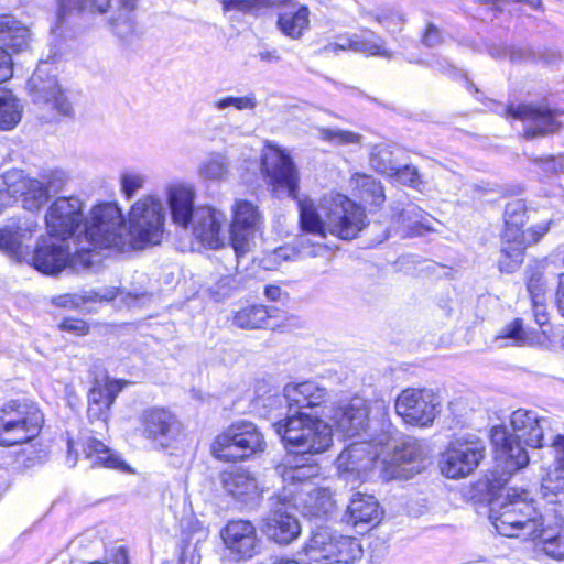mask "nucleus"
I'll use <instances>...</instances> for the list:
<instances>
[{
  "label": "nucleus",
  "mask_w": 564,
  "mask_h": 564,
  "mask_svg": "<svg viewBox=\"0 0 564 564\" xmlns=\"http://www.w3.org/2000/svg\"><path fill=\"white\" fill-rule=\"evenodd\" d=\"M264 181L278 198L290 197L297 202L300 224L304 231L325 238L327 234L350 240L366 226L365 210L344 195L323 197L318 205L299 197L300 174L285 150L267 144L261 156Z\"/></svg>",
  "instance_id": "nucleus-1"
},
{
  "label": "nucleus",
  "mask_w": 564,
  "mask_h": 564,
  "mask_svg": "<svg viewBox=\"0 0 564 564\" xmlns=\"http://www.w3.org/2000/svg\"><path fill=\"white\" fill-rule=\"evenodd\" d=\"M328 391L315 381L288 384L284 398L288 402L286 416L273 424L285 446L299 449L302 456L318 454L329 448L333 442L332 427L317 416H311L304 409H314L324 404ZM275 473L285 486H307V481L319 474L316 464L308 459L288 455L284 462L275 467Z\"/></svg>",
  "instance_id": "nucleus-2"
},
{
  "label": "nucleus",
  "mask_w": 564,
  "mask_h": 564,
  "mask_svg": "<svg viewBox=\"0 0 564 564\" xmlns=\"http://www.w3.org/2000/svg\"><path fill=\"white\" fill-rule=\"evenodd\" d=\"M562 500H528L525 490L507 489L490 502V519L498 533L535 540L542 529L564 525Z\"/></svg>",
  "instance_id": "nucleus-3"
},
{
  "label": "nucleus",
  "mask_w": 564,
  "mask_h": 564,
  "mask_svg": "<svg viewBox=\"0 0 564 564\" xmlns=\"http://www.w3.org/2000/svg\"><path fill=\"white\" fill-rule=\"evenodd\" d=\"M510 425L511 433L500 425L491 430L496 459L505 464L508 474L525 467L529 463L525 446L541 448L547 445V438L558 424L550 417L539 416L534 411L518 409L511 414Z\"/></svg>",
  "instance_id": "nucleus-4"
},
{
  "label": "nucleus",
  "mask_w": 564,
  "mask_h": 564,
  "mask_svg": "<svg viewBox=\"0 0 564 564\" xmlns=\"http://www.w3.org/2000/svg\"><path fill=\"white\" fill-rule=\"evenodd\" d=\"M97 249H131L124 216L116 203L96 205L74 238V259H78L84 267L91 264L89 254Z\"/></svg>",
  "instance_id": "nucleus-5"
},
{
  "label": "nucleus",
  "mask_w": 564,
  "mask_h": 564,
  "mask_svg": "<svg viewBox=\"0 0 564 564\" xmlns=\"http://www.w3.org/2000/svg\"><path fill=\"white\" fill-rule=\"evenodd\" d=\"M306 563L291 557H276L272 564H355L364 556L359 539L329 528L314 530L300 552Z\"/></svg>",
  "instance_id": "nucleus-6"
},
{
  "label": "nucleus",
  "mask_w": 564,
  "mask_h": 564,
  "mask_svg": "<svg viewBox=\"0 0 564 564\" xmlns=\"http://www.w3.org/2000/svg\"><path fill=\"white\" fill-rule=\"evenodd\" d=\"M6 193L9 198L21 200L26 210H39L51 195L58 193L66 183L65 173L51 171L40 178H33L22 170H9L2 174Z\"/></svg>",
  "instance_id": "nucleus-7"
},
{
  "label": "nucleus",
  "mask_w": 564,
  "mask_h": 564,
  "mask_svg": "<svg viewBox=\"0 0 564 564\" xmlns=\"http://www.w3.org/2000/svg\"><path fill=\"white\" fill-rule=\"evenodd\" d=\"M165 209L158 195L148 194L131 206L128 214V234L131 249L161 242L164 234Z\"/></svg>",
  "instance_id": "nucleus-8"
},
{
  "label": "nucleus",
  "mask_w": 564,
  "mask_h": 564,
  "mask_svg": "<svg viewBox=\"0 0 564 564\" xmlns=\"http://www.w3.org/2000/svg\"><path fill=\"white\" fill-rule=\"evenodd\" d=\"M265 440L250 421H237L220 433L210 446L212 454L221 462H239L264 452Z\"/></svg>",
  "instance_id": "nucleus-9"
},
{
  "label": "nucleus",
  "mask_w": 564,
  "mask_h": 564,
  "mask_svg": "<svg viewBox=\"0 0 564 564\" xmlns=\"http://www.w3.org/2000/svg\"><path fill=\"white\" fill-rule=\"evenodd\" d=\"M44 419L40 409L29 402L10 401L0 408V446H14L34 440Z\"/></svg>",
  "instance_id": "nucleus-10"
},
{
  "label": "nucleus",
  "mask_w": 564,
  "mask_h": 564,
  "mask_svg": "<svg viewBox=\"0 0 564 564\" xmlns=\"http://www.w3.org/2000/svg\"><path fill=\"white\" fill-rule=\"evenodd\" d=\"M527 219V207L523 200L514 199L505 207L506 229L502 236L501 258L499 269L501 272H514L523 261L525 249L524 232L522 227Z\"/></svg>",
  "instance_id": "nucleus-11"
},
{
  "label": "nucleus",
  "mask_w": 564,
  "mask_h": 564,
  "mask_svg": "<svg viewBox=\"0 0 564 564\" xmlns=\"http://www.w3.org/2000/svg\"><path fill=\"white\" fill-rule=\"evenodd\" d=\"M394 408L404 423L427 427L441 413V399L432 389L406 388L397 397Z\"/></svg>",
  "instance_id": "nucleus-12"
},
{
  "label": "nucleus",
  "mask_w": 564,
  "mask_h": 564,
  "mask_svg": "<svg viewBox=\"0 0 564 564\" xmlns=\"http://www.w3.org/2000/svg\"><path fill=\"white\" fill-rule=\"evenodd\" d=\"M389 445V436L380 435L377 440L356 442L348 445L337 457L338 470L346 480H361L379 458H383Z\"/></svg>",
  "instance_id": "nucleus-13"
},
{
  "label": "nucleus",
  "mask_w": 564,
  "mask_h": 564,
  "mask_svg": "<svg viewBox=\"0 0 564 564\" xmlns=\"http://www.w3.org/2000/svg\"><path fill=\"white\" fill-rule=\"evenodd\" d=\"M138 421L141 436L158 448H173L182 434V423L164 408H148L140 413Z\"/></svg>",
  "instance_id": "nucleus-14"
},
{
  "label": "nucleus",
  "mask_w": 564,
  "mask_h": 564,
  "mask_svg": "<svg viewBox=\"0 0 564 564\" xmlns=\"http://www.w3.org/2000/svg\"><path fill=\"white\" fill-rule=\"evenodd\" d=\"M486 446L477 437L455 438L443 453L442 473L452 479L473 474L485 457Z\"/></svg>",
  "instance_id": "nucleus-15"
},
{
  "label": "nucleus",
  "mask_w": 564,
  "mask_h": 564,
  "mask_svg": "<svg viewBox=\"0 0 564 564\" xmlns=\"http://www.w3.org/2000/svg\"><path fill=\"white\" fill-rule=\"evenodd\" d=\"M30 95L34 104L56 110L63 116H70L72 104L64 95L62 87L51 69L48 62H41L28 82Z\"/></svg>",
  "instance_id": "nucleus-16"
},
{
  "label": "nucleus",
  "mask_w": 564,
  "mask_h": 564,
  "mask_svg": "<svg viewBox=\"0 0 564 564\" xmlns=\"http://www.w3.org/2000/svg\"><path fill=\"white\" fill-rule=\"evenodd\" d=\"M83 203L77 197H59L47 209L45 223L51 237L74 246L75 231L83 220Z\"/></svg>",
  "instance_id": "nucleus-17"
},
{
  "label": "nucleus",
  "mask_w": 564,
  "mask_h": 564,
  "mask_svg": "<svg viewBox=\"0 0 564 564\" xmlns=\"http://www.w3.org/2000/svg\"><path fill=\"white\" fill-rule=\"evenodd\" d=\"M228 556L236 562L248 561L260 552L261 539L252 522L231 520L220 531Z\"/></svg>",
  "instance_id": "nucleus-18"
},
{
  "label": "nucleus",
  "mask_w": 564,
  "mask_h": 564,
  "mask_svg": "<svg viewBox=\"0 0 564 564\" xmlns=\"http://www.w3.org/2000/svg\"><path fill=\"white\" fill-rule=\"evenodd\" d=\"M39 229L35 217H12L0 227V251L17 261L30 256L28 242Z\"/></svg>",
  "instance_id": "nucleus-19"
},
{
  "label": "nucleus",
  "mask_w": 564,
  "mask_h": 564,
  "mask_svg": "<svg viewBox=\"0 0 564 564\" xmlns=\"http://www.w3.org/2000/svg\"><path fill=\"white\" fill-rule=\"evenodd\" d=\"M31 33L28 26L13 15H0V83L12 77L13 67L11 55L7 48L20 52L29 46Z\"/></svg>",
  "instance_id": "nucleus-20"
},
{
  "label": "nucleus",
  "mask_w": 564,
  "mask_h": 564,
  "mask_svg": "<svg viewBox=\"0 0 564 564\" xmlns=\"http://www.w3.org/2000/svg\"><path fill=\"white\" fill-rule=\"evenodd\" d=\"M226 215L210 206H198L191 221L194 237L205 247L218 249L229 241L225 230Z\"/></svg>",
  "instance_id": "nucleus-21"
},
{
  "label": "nucleus",
  "mask_w": 564,
  "mask_h": 564,
  "mask_svg": "<svg viewBox=\"0 0 564 564\" xmlns=\"http://www.w3.org/2000/svg\"><path fill=\"white\" fill-rule=\"evenodd\" d=\"M72 246L70 242L54 237L42 238L25 261L44 274L54 275L65 269L69 262Z\"/></svg>",
  "instance_id": "nucleus-22"
},
{
  "label": "nucleus",
  "mask_w": 564,
  "mask_h": 564,
  "mask_svg": "<svg viewBox=\"0 0 564 564\" xmlns=\"http://www.w3.org/2000/svg\"><path fill=\"white\" fill-rule=\"evenodd\" d=\"M260 221L257 207L248 200L238 199L232 206V220L229 228V243L237 253L249 250L250 240Z\"/></svg>",
  "instance_id": "nucleus-23"
},
{
  "label": "nucleus",
  "mask_w": 564,
  "mask_h": 564,
  "mask_svg": "<svg viewBox=\"0 0 564 564\" xmlns=\"http://www.w3.org/2000/svg\"><path fill=\"white\" fill-rule=\"evenodd\" d=\"M369 402L360 397H354L349 402L335 409L332 420L339 433L354 437L365 432L369 424Z\"/></svg>",
  "instance_id": "nucleus-24"
},
{
  "label": "nucleus",
  "mask_w": 564,
  "mask_h": 564,
  "mask_svg": "<svg viewBox=\"0 0 564 564\" xmlns=\"http://www.w3.org/2000/svg\"><path fill=\"white\" fill-rule=\"evenodd\" d=\"M166 204L173 224L187 229L195 214V186L186 182H175L165 187Z\"/></svg>",
  "instance_id": "nucleus-25"
},
{
  "label": "nucleus",
  "mask_w": 564,
  "mask_h": 564,
  "mask_svg": "<svg viewBox=\"0 0 564 564\" xmlns=\"http://www.w3.org/2000/svg\"><path fill=\"white\" fill-rule=\"evenodd\" d=\"M506 111L512 118L528 122L524 132L527 138L553 133L560 127L555 113L547 107L521 104L517 107L511 105Z\"/></svg>",
  "instance_id": "nucleus-26"
},
{
  "label": "nucleus",
  "mask_w": 564,
  "mask_h": 564,
  "mask_svg": "<svg viewBox=\"0 0 564 564\" xmlns=\"http://www.w3.org/2000/svg\"><path fill=\"white\" fill-rule=\"evenodd\" d=\"M291 500L305 517L322 519L332 516L337 508L333 494L327 488L289 490Z\"/></svg>",
  "instance_id": "nucleus-27"
},
{
  "label": "nucleus",
  "mask_w": 564,
  "mask_h": 564,
  "mask_svg": "<svg viewBox=\"0 0 564 564\" xmlns=\"http://www.w3.org/2000/svg\"><path fill=\"white\" fill-rule=\"evenodd\" d=\"M221 485L228 495L246 505L256 502L261 495L257 478L242 468L223 473Z\"/></svg>",
  "instance_id": "nucleus-28"
},
{
  "label": "nucleus",
  "mask_w": 564,
  "mask_h": 564,
  "mask_svg": "<svg viewBox=\"0 0 564 564\" xmlns=\"http://www.w3.org/2000/svg\"><path fill=\"white\" fill-rule=\"evenodd\" d=\"M263 532L269 540L280 545H288L299 538L301 525L291 513L275 510L265 519Z\"/></svg>",
  "instance_id": "nucleus-29"
},
{
  "label": "nucleus",
  "mask_w": 564,
  "mask_h": 564,
  "mask_svg": "<svg viewBox=\"0 0 564 564\" xmlns=\"http://www.w3.org/2000/svg\"><path fill=\"white\" fill-rule=\"evenodd\" d=\"M123 389V383L118 380H107L104 384L96 383L89 391L88 416L90 420L107 422L109 409L117 394Z\"/></svg>",
  "instance_id": "nucleus-30"
},
{
  "label": "nucleus",
  "mask_w": 564,
  "mask_h": 564,
  "mask_svg": "<svg viewBox=\"0 0 564 564\" xmlns=\"http://www.w3.org/2000/svg\"><path fill=\"white\" fill-rule=\"evenodd\" d=\"M432 220L433 218L422 208L414 204H408L401 209L397 208V223L399 225L395 232L402 238L420 236L433 230Z\"/></svg>",
  "instance_id": "nucleus-31"
},
{
  "label": "nucleus",
  "mask_w": 564,
  "mask_h": 564,
  "mask_svg": "<svg viewBox=\"0 0 564 564\" xmlns=\"http://www.w3.org/2000/svg\"><path fill=\"white\" fill-rule=\"evenodd\" d=\"M381 510L371 495L356 492L347 507L346 522L354 527L379 523Z\"/></svg>",
  "instance_id": "nucleus-32"
},
{
  "label": "nucleus",
  "mask_w": 564,
  "mask_h": 564,
  "mask_svg": "<svg viewBox=\"0 0 564 564\" xmlns=\"http://www.w3.org/2000/svg\"><path fill=\"white\" fill-rule=\"evenodd\" d=\"M347 50L369 55L390 56L383 48V40L371 31L362 32L361 36L355 35L354 37L345 39L341 43H330L323 48L328 54H337L339 51Z\"/></svg>",
  "instance_id": "nucleus-33"
},
{
  "label": "nucleus",
  "mask_w": 564,
  "mask_h": 564,
  "mask_svg": "<svg viewBox=\"0 0 564 564\" xmlns=\"http://www.w3.org/2000/svg\"><path fill=\"white\" fill-rule=\"evenodd\" d=\"M118 10L112 12L107 23L120 37H126L135 31V21L132 17L139 0H117Z\"/></svg>",
  "instance_id": "nucleus-34"
},
{
  "label": "nucleus",
  "mask_w": 564,
  "mask_h": 564,
  "mask_svg": "<svg viewBox=\"0 0 564 564\" xmlns=\"http://www.w3.org/2000/svg\"><path fill=\"white\" fill-rule=\"evenodd\" d=\"M116 288L90 290L75 294H62L53 299V303L61 307L77 308L88 302L112 301L117 296Z\"/></svg>",
  "instance_id": "nucleus-35"
},
{
  "label": "nucleus",
  "mask_w": 564,
  "mask_h": 564,
  "mask_svg": "<svg viewBox=\"0 0 564 564\" xmlns=\"http://www.w3.org/2000/svg\"><path fill=\"white\" fill-rule=\"evenodd\" d=\"M85 457L91 462V466H104L108 468H120L122 462L106 444L88 437L83 444Z\"/></svg>",
  "instance_id": "nucleus-36"
},
{
  "label": "nucleus",
  "mask_w": 564,
  "mask_h": 564,
  "mask_svg": "<svg viewBox=\"0 0 564 564\" xmlns=\"http://www.w3.org/2000/svg\"><path fill=\"white\" fill-rule=\"evenodd\" d=\"M270 308L264 305H250L237 311L232 324L242 329H257L269 326Z\"/></svg>",
  "instance_id": "nucleus-37"
},
{
  "label": "nucleus",
  "mask_w": 564,
  "mask_h": 564,
  "mask_svg": "<svg viewBox=\"0 0 564 564\" xmlns=\"http://www.w3.org/2000/svg\"><path fill=\"white\" fill-rule=\"evenodd\" d=\"M425 456L424 445L419 440L405 437L400 444L393 447L389 459L383 456V462L395 465L411 464L422 462Z\"/></svg>",
  "instance_id": "nucleus-38"
},
{
  "label": "nucleus",
  "mask_w": 564,
  "mask_h": 564,
  "mask_svg": "<svg viewBox=\"0 0 564 564\" xmlns=\"http://www.w3.org/2000/svg\"><path fill=\"white\" fill-rule=\"evenodd\" d=\"M310 11L306 7H301L297 11H285L279 15L278 28L286 36L297 40L303 31L310 24Z\"/></svg>",
  "instance_id": "nucleus-39"
},
{
  "label": "nucleus",
  "mask_w": 564,
  "mask_h": 564,
  "mask_svg": "<svg viewBox=\"0 0 564 564\" xmlns=\"http://www.w3.org/2000/svg\"><path fill=\"white\" fill-rule=\"evenodd\" d=\"M510 339L513 346H534L541 343V334L532 328H524L521 318L501 329L497 340Z\"/></svg>",
  "instance_id": "nucleus-40"
},
{
  "label": "nucleus",
  "mask_w": 564,
  "mask_h": 564,
  "mask_svg": "<svg viewBox=\"0 0 564 564\" xmlns=\"http://www.w3.org/2000/svg\"><path fill=\"white\" fill-rule=\"evenodd\" d=\"M22 105L12 91L0 88V129L11 130L21 120Z\"/></svg>",
  "instance_id": "nucleus-41"
},
{
  "label": "nucleus",
  "mask_w": 564,
  "mask_h": 564,
  "mask_svg": "<svg viewBox=\"0 0 564 564\" xmlns=\"http://www.w3.org/2000/svg\"><path fill=\"white\" fill-rule=\"evenodd\" d=\"M351 184L359 192L365 203L380 206L384 202L383 187L371 175L355 174L351 178Z\"/></svg>",
  "instance_id": "nucleus-42"
},
{
  "label": "nucleus",
  "mask_w": 564,
  "mask_h": 564,
  "mask_svg": "<svg viewBox=\"0 0 564 564\" xmlns=\"http://www.w3.org/2000/svg\"><path fill=\"white\" fill-rule=\"evenodd\" d=\"M534 541H538V545L547 556L564 561V525L540 530Z\"/></svg>",
  "instance_id": "nucleus-43"
},
{
  "label": "nucleus",
  "mask_w": 564,
  "mask_h": 564,
  "mask_svg": "<svg viewBox=\"0 0 564 564\" xmlns=\"http://www.w3.org/2000/svg\"><path fill=\"white\" fill-rule=\"evenodd\" d=\"M111 7V0H58L57 20L63 22L73 10L105 14Z\"/></svg>",
  "instance_id": "nucleus-44"
},
{
  "label": "nucleus",
  "mask_w": 564,
  "mask_h": 564,
  "mask_svg": "<svg viewBox=\"0 0 564 564\" xmlns=\"http://www.w3.org/2000/svg\"><path fill=\"white\" fill-rule=\"evenodd\" d=\"M369 162L376 172L387 176H392L393 171H395V165H398L393 158V147L387 143L372 147Z\"/></svg>",
  "instance_id": "nucleus-45"
},
{
  "label": "nucleus",
  "mask_w": 564,
  "mask_h": 564,
  "mask_svg": "<svg viewBox=\"0 0 564 564\" xmlns=\"http://www.w3.org/2000/svg\"><path fill=\"white\" fill-rule=\"evenodd\" d=\"M229 172V162L221 153H212L198 167V175L206 181H223Z\"/></svg>",
  "instance_id": "nucleus-46"
},
{
  "label": "nucleus",
  "mask_w": 564,
  "mask_h": 564,
  "mask_svg": "<svg viewBox=\"0 0 564 564\" xmlns=\"http://www.w3.org/2000/svg\"><path fill=\"white\" fill-rule=\"evenodd\" d=\"M564 470L555 468V470L547 473L545 477H543L541 486H540V497L542 500L546 499H555L563 500L564 499Z\"/></svg>",
  "instance_id": "nucleus-47"
},
{
  "label": "nucleus",
  "mask_w": 564,
  "mask_h": 564,
  "mask_svg": "<svg viewBox=\"0 0 564 564\" xmlns=\"http://www.w3.org/2000/svg\"><path fill=\"white\" fill-rule=\"evenodd\" d=\"M231 107L239 111H253L258 107L256 94L249 93L240 97L226 96L213 101V108L220 112H225Z\"/></svg>",
  "instance_id": "nucleus-48"
},
{
  "label": "nucleus",
  "mask_w": 564,
  "mask_h": 564,
  "mask_svg": "<svg viewBox=\"0 0 564 564\" xmlns=\"http://www.w3.org/2000/svg\"><path fill=\"white\" fill-rule=\"evenodd\" d=\"M147 176L135 171H126L120 174L119 184L123 196L131 199L140 189L144 187Z\"/></svg>",
  "instance_id": "nucleus-49"
},
{
  "label": "nucleus",
  "mask_w": 564,
  "mask_h": 564,
  "mask_svg": "<svg viewBox=\"0 0 564 564\" xmlns=\"http://www.w3.org/2000/svg\"><path fill=\"white\" fill-rule=\"evenodd\" d=\"M322 138L336 145L357 144L361 140V135L348 130L340 129H323Z\"/></svg>",
  "instance_id": "nucleus-50"
},
{
  "label": "nucleus",
  "mask_w": 564,
  "mask_h": 564,
  "mask_svg": "<svg viewBox=\"0 0 564 564\" xmlns=\"http://www.w3.org/2000/svg\"><path fill=\"white\" fill-rule=\"evenodd\" d=\"M395 173L391 177H394L398 182L403 185L410 186L415 189H420L423 184L421 174L414 165L405 164L403 166L395 165Z\"/></svg>",
  "instance_id": "nucleus-51"
},
{
  "label": "nucleus",
  "mask_w": 564,
  "mask_h": 564,
  "mask_svg": "<svg viewBox=\"0 0 564 564\" xmlns=\"http://www.w3.org/2000/svg\"><path fill=\"white\" fill-rule=\"evenodd\" d=\"M552 436L547 438L554 457V464L557 469L564 470V435L558 432V426L553 430Z\"/></svg>",
  "instance_id": "nucleus-52"
},
{
  "label": "nucleus",
  "mask_w": 564,
  "mask_h": 564,
  "mask_svg": "<svg viewBox=\"0 0 564 564\" xmlns=\"http://www.w3.org/2000/svg\"><path fill=\"white\" fill-rule=\"evenodd\" d=\"M527 288L531 295L532 304L538 306V301L542 300L544 294V282L542 274L540 272L532 273L529 278Z\"/></svg>",
  "instance_id": "nucleus-53"
},
{
  "label": "nucleus",
  "mask_w": 564,
  "mask_h": 564,
  "mask_svg": "<svg viewBox=\"0 0 564 564\" xmlns=\"http://www.w3.org/2000/svg\"><path fill=\"white\" fill-rule=\"evenodd\" d=\"M62 330L70 332L76 335H85L88 333V325L86 322L77 318H66L59 325Z\"/></svg>",
  "instance_id": "nucleus-54"
},
{
  "label": "nucleus",
  "mask_w": 564,
  "mask_h": 564,
  "mask_svg": "<svg viewBox=\"0 0 564 564\" xmlns=\"http://www.w3.org/2000/svg\"><path fill=\"white\" fill-rule=\"evenodd\" d=\"M422 42L427 47H434L441 44L442 35L440 30L433 24H429L423 35Z\"/></svg>",
  "instance_id": "nucleus-55"
},
{
  "label": "nucleus",
  "mask_w": 564,
  "mask_h": 564,
  "mask_svg": "<svg viewBox=\"0 0 564 564\" xmlns=\"http://www.w3.org/2000/svg\"><path fill=\"white\" fill-rule=\"evenodd\" d=\"M90 564H129L128 552L123 546H120L110 558L106 557L102 561H95Z\"/></svg>",
  "instance_id": "nucleus-56"
},
{
  "label": "nucleus",
  "mask_w": 564,
  "mask_h": 564,
  "mask_svg": "<svg viewBox=\"0 0 564 564\" xmlns=\"http://www.w3.org/2000/svg\"><path fill=\"white\" fill-rule=\"evenodd\" d=\"M479 2L484 4H491L499 10L501 9L502 4H507L510 2L525 3L532 9H540L542 7V0H479Z\"/></svg>",
  "instance_id": "nucleus-57"
},
{
  "label": "nucleus",
  "mask_w": 564,
  "mask_h": 564,
  "mask_svg": "<svg viewBox=\"0 0 564 564\" xmlns=\"http://www.w3.org/2000/svg\"><path fill=\"white\" fill-rule=\"evenodd\" d=\"M556 304L560 314L564 317V272L558 274Z\"/></svg>",
  "instance_id": "nucleus-58"
},
{
  "label": "nucleus",
  "mask_w": 564,
  "mask_h": 564,
  "mask_svg": "<svg viewBox=\"0 0 564 564\" xmlns=\"http://www.w3.org/2000/svg\"><path fill=\"white\" fill-rule=\"evenodd\" d=\"M533 311H534L535 322L540 326L544 325L547 322V316H546L545 306L542 303V300L538 301V306L535 304H533Z\"/></svg>",
  "instance_id": "nucleus-59"
},
{
  "label": "nucleus",
  "mask_w": 564,
  "mask_h": 564,
  "mask_svg": "<svg viewBox=\"0 0 564 564\" xmlns=\"http://www.w3.org/2000/svg\"><path fill=\"white\" fill-rule=\"evenodd\" d=\"M264 294L265 296L271 300V301H278L280 300L281 295H282V290L280 286L278 285H268L265 289H264Z\"/></svg>",
  "instance_id": "nucleus-60"
},
{
  "label": "nucleus",
  "mask_w": 564,
  "mask_h": 564,
  "mask_svg": "<svg viewBox=\"0 0 564 564\" xmlns=\"http://www.w3.org/2000/svg\"><path fill=\"white\" fill-rule=\"evenodd\" d=\"M259 57L263 62H276L280 58L276 51H262L259 53Z\"/></svg>",
  "instance_id": "nucleus-61"
},
{
  "label": "nucleus",
  "mask_w": 564,
  "mask_h": 564,
  "mask_svg": "<svg viewBox=\"0 0 564 564\" xmlns=\"http://www.w3.org/2000/svg\"><path fill=\"white\" fill-rule=\"evenodd\" d=\"M223 8L225 11H229L231 9H240L243 4L242 0H221Z\"/></svg>",
  "instance_id": "nucleus-62"
},
{
  "label": "nucleus",
  "mask_w": 564,
  "mask_h": 564,
  "mask_svg": "<svg viewBox=\"0 0 564 564\" xmlns=\"http://www.w3.org/2000/svg\"><path fill=\"white\" fill-rule=\"evenodd\" d=\"M67 446H68V455H67V460L69 463H72V465L74 466L77 462V454L73 457V447H74V444H73V441L72 440H68L67 442Z\"/></svg>",
  "instance_id": "nucleus-63"
},
{
  "label": "nucleus",
  "mask_w": 564,
  "mask_h": 564,
  "mask_svg": "<svg viewBox=\"0 0 564 564\" xmlns=\"http://www.w3.org/2000/svg\"><path fill=\"white\" fill-rule=\"evenodd\" d=\"M8 203L6 202L4 194L0 191V214L7 208Z\"/></svg>",
  "instance_id": "nucleus-64"
}]
</instances>
